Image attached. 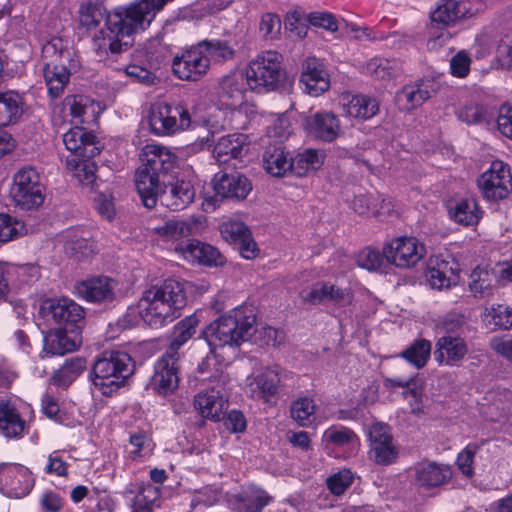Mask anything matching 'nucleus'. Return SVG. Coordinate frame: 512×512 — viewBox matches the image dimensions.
I'll return each instance as SVG.
<instances>
[{
  "label": "nucleus",
  "mask_w": 512,
  "mask_h": 512,
  "mask_svg": "<svg viewBox=\"0 0 512 512\" xmlns=\"http://www.w3.org/2000/svg\"><path fill=\"white\" fill-rule=\"evenodd\" d=\"M205 338L212 349L239 347L252 341L260 346H277L284 336L271 326H259L252 306L242 305L230 310L210 323L204 330Z\"/></svg>",
  "instance_id": "obj_1"
},
{
  "label": "nucleus",
  "mask_w": 512,
  "mask_h": 512,
  "mask_svg": "<svg viewBox=\"0 0 512 512\" xmlns=\"http://www.w3.org/2000/svg\"><path fill=\"white\" fill-rule=\"evenodd\" d=\"M186 302L183 284L178 280L168 279L161 285L145 290L137 306L128 309L127 316L138 313L147 325L157 328L173 321Z\"/></svg>",
  "instance_id": "obj_2"
},
{
  "label": "nucleus",
  "mask_w": 512,
  "mask_h": 512,
  "mask_svg": "<svg viewBox=\"0 0 512 512\" xmlns=\"http://www.w3.org/2000/svg\"><path fill=\"white\" fill-rule=\"evenodd\" d=\"M134 363L122 351H106L93 365V384L105 396H111L133 374Z\"/></svg>",
  "instance_id": "obj_3"
},
{
  "label": "nucleus",
  "mask_w": 512,
  "mask_h": 512,
  "mask_svg": "<svg viewBox=\"0 0 512 512\" xmlns=\"http://www.w3.org/2000/svg\"><path fill=\"white\" fill-rule=\"evenodd\" d=\"M127 8H116L111 12H107L103 3L101 2H87L80 6L79 9V22L82 26L86 27L88 30L97 28L100 23L105 20V28L99 31V35L95 38V46L96 53L99 57H103L110 52L112 55H118L125 51H127L133 44L132 35L134 33H129L127 39L129 40V44L125 47H121V50L115 51L108 45L109 42H115L117 44L118 40L126 39V37H122L120 33L114 31V29L109 28L108 26V18L110 15L116 12H124L127 11Z\"/></svg>",
  "instance_id": "obj_4"
},
{
  "label": "nucleus",
  "mask_w": 512,
  "mask_h": 512,
  "mask_svg": "<svg viewBox=\"0 0 512 512\" xmlns=\"http://www.w3.org/2000/svg\"><path fill=\"white\" fill-rule=\"evenodd\" d=\"M244 73L251 90L258 93L274 91L285 77L283 57L277 51H264L249 62Z\"/></svg>",
  "instance_id": "obj_5"
},
{
  "label": "nucleus",
  "mask_w": 512,
  "mask_h": 512,
  "mask_svg": "<svg viewBox=\"0 0 512 512\" xmlns=\"http://www.w3.org/2000/svg\"><path fill=\"white\" fill-rule=\"evenodd\" d=\"M480 3L477 0H439L436 8L431 13L430 39L428 47L436 49L450 39L447 31L438 34L435 28L444 29L454 25L458 21L473 16L479 11Z\"/></svg>",
  "instance_id": "obj_6"
},
{
  "label": "nucleus",
  "mask_w": 512,
  "mask_h": 512,
  "mask_svg": "<svg viewBox=\"0 0 512 512\" xmlns=\"http://www.w3.org/2000/svg\"><path fill=\"white\" fill-rule=\"evenodd\" d=\"M148 122L157 136H170L187 130L192 125L188 109L181 103L159 102L151 106Z\"/></svg>",
  "instance_id": "obj_7"
},
{
  "label": "nucleus",
  "mask_w": 512,
  "mask_h": 512,
  "mask_svg": "<svg viewBox=\"0 0 512 512\" xmlns=\"http://www.w3.org/2000/svg\"><path fill=\"white\" fill-rule=\"evenodd\" d=\"M43 190L38 171L34 167L25 166L14 175L10 193L16 206L30 210L44 202Z\"/></svg>",
  "instance_id": "obj_8"
},
{
  "label": "nucleus",
  "mask_w": 512,
  "mask_h": 512,
  "mask_svg": "<svg viewBox=\"0 0 512 512\" xmlns=\"http://www.w3.org/2000/svg\"><path fill=\"white\" fill-rule=\"evenodd\" d=\"M483 197L489 201H499L508 197L512 191V172L508 164L501 160L491 163L477 180Z\"/></svg>",
  "instance_id": "obj_9"
},
{
  "label": "nucleus",
  "mask_w": 512,
  "mask_h": 512,
  "mask_svg": "<svg viewBox=\"0 0 512 512\" xmlns=\"http://www.w3.org/2000/svg\"><path fill=\"white\" fill-rule=\"evenodd\" d=\"M210 69L209 57L204 53L200 42L176 55L172 62L174 75L184 81H199Z\"/></svg>",
  "instance_id": "obj_10"
},
{
  "label": "nucleus",
  "mask_w": 512,
  "mask_h": 512,
  "mask_svg": "<svg viewBox=\"0 0 512 512\" xmlns=\"http://www.w3.org/2000/svg\"><path fill=\"white\" fill-rule=\"evenodd\" d=\"M386 261L399 268L415 266L425 255V246L415 237H398L384 248Z\"/></svg>",
  "instance_id": "obj_11"
},
{
  "label": "nucleus",
  "mask_w": 512,
  "mask_h": 512,
  "mask_svg": "<svg viewBox=\"0 0 512 512\" xmlns=\"http://www.w3.org/2000/svg\"><path fill=\"white\" fill-rule=\"evenodd\" d=\"M34 486L31 471L16 463L0 464V491L11 498L28 495Z\"/></svg>",
  "instance_id": "obj_12"
},
{
  "label": "nucleus",
  "mask_w": 512,
  "mask_h": 512,
  "mask_svg": "<svg viewBox=\"0 0 512 512\" xmlns=\"http://www.w3.org/2000/svg\"><path fill=\"white\" fill-rule=\"evenodd\" d=\"M210 389L198 393L194 398V407L203 417L211 420H219L225 408L226 399L222 391L230 383L227 375L221 374Z\"/></svg>",
  "instance_id": "obj_13"
},
{
  "label": "nucleus",
  "mask_w": 512,
  "mask_h": 512,
  "mask_svg": "<svg viewBox=\"0 0 512 512\" xmlns=\"http://www.w3.org/2000/svg\"><path fill=\"white\" fill-rule=\"evenodd\" d=\"M179 360V357L165 352L155 363L150 386L158 395L172 394L178 388Z\"/></svg>",
  "instance_id": "obj_14"
},
{
  "label": "nucleus",
  "mask_w": 512,
  "mask_h": 512,
  "mask_svg": "<svg viewBox=\"0 0 512 512\" xmlns=\"http://www.w3.org/2000/svg\"><path fill=\"white\" fill-rule=\"evenodd\" d=\"M247 88L249 86L245 73L236 70L219 78L216 94L223 105L236 108L244 101Z\"/></svg>",
  "instance_id": "obj_15"
},
{
  "label": "nucleus",
  "mask_w": 512,
  "mask_h": 512,
  "mask_svg": "<svg viewBox=\"0 0 512 512\" xmlns=\"http://www.w3.org/2000/svg\"><path fill=\"white\" fill-rule=\"evenodd\" d=\"M202 228V217L191 216L185 219H168L152 229L164 242L176 243L183 238L196 235Z\"/></svg>",
  "instance_id": "obj_16"
},
{
  "label": "nucleus",
  "mask_w": 512,
  "mask_h": 512,
  "mask_svg": "<svg viewBox=\"0 0 512 512\" xmlns=\"http://www.w3.org/2000/svg\"><path fill=\"white\" fill-rule=\"evenodd\" d=\"M300 84L303 91L311 96H319L330 87L329 74L323 62L316 57H307L302 63Z\"/></svg>",
  "instance_id": "obj_17"
},
{
  "label": "nucleus",
  "mask_w": 512,
  "mask_h": 512,
  "mask_svg": "<svg viewBox=\"0 0 512 512\" xmlns=\"http://www.w3.org/2000/svg\"><path fill=\"white\" fill-rule=\"evenodd\" d=\"M305 128L314 139L333 142L342 132L340 119L331 111H319L306 118Z\"/></svg>",
  "instance_id": "obj_18"
},
{
  "label": "nucleus",
  "mask_w": 512,
  "mask_h": 512,
  "mask_svg": "<svg viewBox=\"0 0 512 512\" xmlns=\"http://www.w3.org/2000/svg\"><path fill=\"white\" fill-rule=\"evenodd\" d=\"M300 297L304 302L312 305L330 301L344 307L350 305L353 301V293L350 289L340 288L328 282L314 284L311 288L301 291Z\"/></svg>",
  "instance_id": "obj_19"
},
{
  "label": "nucleus",
  "mask_w": 512,
  "mask_h": 512,
  "mask_svg": "<svg viewBox=\"0 0 512 512\" xmlns=\"http://www.w3.org/2000/svg\"><path fill=\"white\" fill-rule=\"evenodd\" d=\"M42 311L48 321L52 320L65 328H73L84 317L82 307L68 298L47 301L42 306Z\"/></svg>",
  "instance_id": "obj_20"
},
{
  "label": "nucleus",
  "mask_w": 512,
  "mask_h": 512,
  "mask_svg": "<svg viewBox=\"0 0 512 512\" xmlns=\"http://www.w3.org/2000/svg\"><path fill=\"white\" fill-rule=\"evenodd\" d=\"M117 282L107 276L92 277L75 286L80 297L93 303L111 302L115 299Z\"/></svg>",
  "instance_id": "obj_21"
},
{
  "label": "nucleus",
  "mask_w": 512,
  "mask_h": 512,
  "mask_svg": "<svg viewBox=\"0 0 512 512\" xmlns=\"http://www.w3.org/2000/svg\"><path fill=\"white\" fill-rule=\"evenodd\" d=\"M468 345L460 336L446 334L435 344L434 357L440 365L458 366L468 354Z\"/></svg>",
  "instance_id": "obj_22"
},
{
  "label": "nucleus",
  "mask_w": 512,
  "mask_h": 512,
  "mask_svg": "<svg viewBox=\"0 0 512 512\" xmlns=\"http://www.w3.org/2000/svg\"><path fill=\"white\" fill-rule=\"evenodd\" d=\"M279 383L278 371L271 368L265 369L247 378L246 393L253 399L269 403L275 399Z\"/></svg>",
  "instance_id": "obj_23"
},
{
  "label": "nucleus",
  "mask_w": 512,
  "mask_h": 512,
  "mask_svg": "<svg viewBox=\"0 0 512 512\" xmlns=\"http://www.w3.org/2000/svg\"><path fill=\"white\" fill-rule=\"evenodd\" d=\"M213 187L217 196L243 200L251 192L252 183L246 176L238 172L223 173L214 176Z\"/></svg>",
  "instance_id": "obj_24"
},
{
  "label": "nucleus",
  "mask_w": 512,
  "mask_h": 512,
  "mask_svg": "<svg viewBox=\"0 0 512 512\" xmlns=\"http://www.w3.org/2000/svg\"><path fill=\"white\" fill-rule=\"evenodd\" d=\"M175 251L192 263L206 266H221L225 262L223 255L213 246L191 240L185 245L175 246Z\"/></svg>",
  "instance_id": "obj_25"
},
{
  "label": "nucleus",
  "mask_w": 512,
  "mask_h": 512,
  "mask_svg": "<svg viewBox=\"0 0 512 512\" xmlns=\"http://www.w3.org/2000/svg\"><path fill=\"white\" fill-rule=\"evenodd\" d=\"M160 175L143 162L135 173V186L143 205L152 209L155 207L160 194Z\"/></svg>",
  "instance_id": "obj_26"
},
{
  "label": "nucleus",
  "mask_w": 512,
  "mask_h": 512,
  "mask_svg": "<svg viewBox=\"0 0 512 512\" xmlns=\"http://www.w3.org/2000/svg\"><path fill=\"white\" fill-rule=\"evenodd\" d=\"M63 143L67 150L82 158H93L100 153L96 146V136L82 127H74L63 134Z\"/></svg>",
  "instance_id": "obj_27"
},
{
  "label": "nucleus",
  "mask_w": 512,
  "mask_h": 512,
  "mask_svg": "<svg viewBox=\"0 0 512 512\" xmlns=\"http://www.w3.org/2000/svg\"><path fill=\"white\" fill-rule=\"evenodd\" d=\"M272 498L262 489L250 486L230 495L229 502L236 512H261Z\"/></svg>",
  "instance_id": "obj_28"
},
{
  "label": "nucleus",
  "mask_w": 512,
  "mask_h": 512,
  "mask_svg": "<svg viewBox=\"0 0 512 512\" xmlns=\"http://www.w3.org/2000/svg\"><path fill=\"white\" fill-rule=\"evenodd\" d=\"M415 481L424 488H434L448 482L452 476L450 468L436 462H420L414 467Z\"/></svg>",
  "instance_id": "obj_29"
},
{
  "label": "nucleus",
  "mask_w": 512,
  "mask_h": 512,
  "mask_svg": "<svg viewBox=\"0 0 512 512\" xmlns=\"http://www.w3.org/2000/svg\"><path fill=\"white\" fill-rule=\"evenodd\" d=\"M195 191L188 181L180 180L171 184L168 189L159 194L161 203L171 210H182L193 202Z\"/></svg>",
  "instance_id": "obj_30"
},
{
  "label": "nucleus",
  "mask_w": 512,
  "mask_h": 512,
  "mask_svg": "<svg viewBox=\"0 0 512 512\" xmlns=\"http://www.w3.org/2000/svg\"><path fill=\"white\" fill-rule=\"evenodd\" d=\"M26 427L16 406L9 400H0V433L6 438H21Z\"/></svg>",
  "instance_id": "obj_31"
},
{
  "label": "nucleus",
  "mask_w": 512,
  "mask_h": 512,
  "mask_svg": "<svg viewBox=\"0 0 512 512\" xmlns=\"http://www.w3.org/2000/svg\"><path fill=\"white\" fill-rule=\"evenodd\" d=\"M80 344V340L73 328H57L49 331L44 337V349L52 355H63L74 351Z\"/></svg>",
  "instance_id": "obj_32"
},
{
  "label": "nucleus",
  "mask_w": 512,
  "mask_h": 512,
  "mask_svg": "<svg viewBox=\"0 0 512 512\" xmlns=\"http://www.w3.org/2000/svg\"><path fill=\"white\" fill-rule=\"evenodd\" d=\"M434 93L433 83L429 80L405 86L396 95V101L402 110L410 111L428 100Z\"/></svg>",
  "instance_id": "obj_33"
},
{
  "label": "nucleus",
  "mask_w": 512,
  "mask_h": 512,
  "mask_svg": "<svg viewBox=\"0 0 512 512\" xmlns=\"http://www.w3.org/2000/svg\"><path fill=\"white\" fill-rule=\"evenodd\" d=\"M342 107L345 115L362 120L372 118L379 111L378 101L366 95L344 96Z\"/></svg>",
  "instance_id": "obj_34"
},
{
  "label": "nucleus",
  "mask_w": 512,
  "mask_h": 512,
  "mask_svg": "<svg viewBox=\"0 0 512 512\" xmlns=\"http://www.w3.org/2000/svg\"><path fill=\"white\" fill-rule=\"evenodd\" d=\"M247 137L243 134H230L221 137L214 147L213 155L218 163H227L231 159L241 158Z\"/></svg>",
  "instance_id": "obj_35"
},
{
  "label": "nucleus",
  "mask_w": 512,
  "mask_h": 512,
  "mask_svg": "<svg viewBox=\"0 0 512 512\" xmlns=\"http://www.w3.org/2000/svg\"><path fill=\"white\" fill-rule=\"evenodd\" d=\"M43 75L52 98L60 97L70 80V71L63 63L50 61L43 67Z\"/></svg>",
  "instance_id": "obj_36"
},
{
  "label": "nucleus",
  "mask_w": 512,
  "mask_h": 512,
  "mask_svg": "<svg viewBox=\"0 0 512 512\" xmlns=\"http://www.w3.org/2000/svg\"><path fill=\"white\" fill-rule=\"evenodd\" d=\"M142 155L143 162L159 175L166 174L174 166L175 156L166 147L146 145Z\"/></svg>",
  "instance_id": "obj_37"
},
{
  "label": "nucleus",
  "mask_w": 512,
  "mask_h": 512,
  "mask_svg": "<svg viewBox=\"0 0 512 512\" xmlns=\"http://www.w3.org/2000/svg\"><path fill=\"white\" fill-rule=\"evenodd\" d=\"M264 169L274 177L291 174V157L283 147H269L263 155Z\"/></svg>",
  "instance_id": "obj_38"
},
{
  "label": "nucleus",
  "mask_w": 512,
  "mask_h": 512,
  "mask_svg": "<svg viewBox=\"0 0 512 512\" xmlns=\"http://www.w3.org/2000/svg\"><path fill=\"white\" fill-rule=\"evenodd\" d=\"M454 271L449 262L445 260H430L426 270V279L435 289L449 288L454 280Z\"/></svg>",
  "instance_id": "obj_39"
},
{
  "label": "nucleus",
  "mask_w": 512,
  "mask_h": 512,
  "mask_svg": "<svg viewBox=\"0 0 512 512\" xmlns=\"http://www.w3.org/2000/svg\"><path fill=\"white\" fill-rule=\"evenodd\" d=\"M451 218L463 226L476 225L480 220V211L475 199H460L449 208Z\"/></svg>",
  "instance_id": "obj_40"
},
{
  "label": "nucleus",
  "mask_w": 512,
  "mask_h": 512,
  "mask_svg": "<svg viewBox=\"0 0 512 512\" xmlns=\"http://www.w3.org/2000/svg\"><path fill=\"white\" fill-rule=\"evenodd\" d=\"M323 160V153L314 149H306L295 157H291V174L298 177L305 176L311 171L318 170L322 166Z\"/></svg>",
  "instance_id": "obj_41"
},
{
  "label": "nucleus",
  "mask_w": 512,
  "mask_h": 512,
  "mask_svg": "<svg viewBox=\"0 0 512 512\" xmlns=\"http://www.w3.org/2000/svg\"><path fill=\"white\" fill-rule=\"evenodd\" d=\"M199 320L195 315L181 320L174 328L173 339L165 352L180 358L179 349L195 334Z\"/></svg>",
  "instance_id": "obj_42"
},
{
  "label": "nucleus",
  "mask_w": 512,
  "mask_h": 512,
  "mask_svg": "<svg viewBox=\"0 0 512 512\" xmlns=\"http://www.w3.org/2000/svg\"><path fill=\"white\" fill-rule=\"evenodd\" d=\"M22 100L18 93L0 94V127L7 126L22 114Z\"/></svg>",
  "instance_id": "obj_43"
},
{
  "label": "nucleus",
  "mask_w": 512,
  "mask_h": 512,
  "mask_svg": "<svg viewBox=\"0 0 512 512\" xmlns=\"http://www.w3.org/2000/svg\"><path fill=\"white\" fill-rule=\"evenodd\" d=\"M431 355V342L426 339H418L403 350L399 356L417 369L423 368Z\"/></svg>",
  "instance_id": "obj_44"
},
{
  "label": "nucleus",
  "mask_w": 512,
  "mask_h": 512,
  "mask_svg": "<svg viewBox=\"0 0 512 512\" xmlns=\"http://www.w3.org/2000/svg\"><path fill=\"white\" fill-rule=\"evenodd\" d=\"M91 158L68 159L67 166L73 172V177L83 186H93L96 181V165Z\"/></svg>",
  "instance_id": "obj_45"
},
{
  "label": "nucleus",
  "mask_w": 512,
  "mask_h": 512,
  "mask_svg": "<svg viewBox=\"0 0 512 512\" xmlns=\"http://www.w3.org/2000/svg\"><path fill=\"white\" fill-rule=\"evenodd\" d=\"M86 369V360L82 357H72L54 373V382L68 385Z\"/></svg>",
  "instance_id": "obj_46"
},
{
  "label": "nucleus",
  "mask_w": 512,
  "mask_h": 512,
  "mask_svg": "<svg viewBox=\"0 0 512 512\" xmlns=\"http://www.w3.org/2000/svg\"><path fill=\"white\" fill-rule=\"evenodd\" d=\"M200 44L210 61L223 63L234 58L235 50L225 40H203Z\"/></svg>",
  "instance_id": "obj_47"
},
{
  "label": "nucleus",
  "mask_w": 512,
  "mask_h": 512,
  "mask_svg": "<svg viewBox=\"0 0 512 512\" xmlns=\"http://www.w3.org/2000/svg\"><path fill=\"white\" fill-rule=\"evenodd\" d=\"M228 114L240 115L239 110L226 107L225 109L216 108L211 111L204 119V125L211 134L219 133L230 127V121L228 120Z\"/></svg>",
  "instance_id": "obj_48"
},
{
  "label": "nucleus",
  "mask_w": 512,
  "mask_h": 512,
  "mask_svg": "<svg viewBox=\"0 0 512 512\" xmlns=\"http://www.w3.org/2000/svg\"><path fill=\"white\" fill-rule=\"evenodd\" d=\"M291 417L300 426H309L313 421L315 413V405L312 399L308 397H301L295 400L290 409Z\"/></svg>",
  "instance_id": "obj_49"
},
{
  "label": "nucleus",
  "mask_w": 512,
  "mask_h": 512,
  "mask_svg": "<svg viewBox=\"0 0 512 512\" xmlns=\"http://www.w3.org/2000/svg\"><path fill=\"white\" fill-rule=\"evenodd\" d=\"M26 232L23 222L8 214H0V242L12 241Z\"/></svg>",
  "instance_id": "obj_50"
},
{
  "label": "nucleus",
  "mask_w": 512,
  "mask_h": 512,
  "mask_svg": "<svg viewBox=\"0 0 512 512\" xmlns=\"http://www.w3.org/2000/svg\"><path fill=\"white\" fill-rule=\"evenodd\" d=\"M488 324H493L499 328H512V308L508 305H493L485 314L484 319Z\"/></svg>",
  "instance_id": "obj_51"
},
{
  "label": "nucleus",
  "mask_w": 512,
  "mask_h": 512,
  "mask_svg": "<svg viewBox=\"0 0 512 512\" xmlns=\"http://www.w3.org/2000/svg\"><path fill=\"white\" fill-rule=\"evenodd\" d=\"M493 276L485 269L476 268L470 275L469 288L475 296L491 293Z\"/></svg>",
  "instance_id": "obj_52"
},
{
  "label": "nucleus",
  "mask_w": 512,
  "mask_h": 512,
  "mask_svg": "<svg viewBox=\"0 0 512 512\" xmlns=\"http://www.w3.org/2000/svg\"><path fill=\"white\" fill-rule=\"evenodd\" d=\"M64 249L67 255L80 261L93 254L94 245L85 238H76L67 240Z\"/></svg>",
  "instance_id": "obj_53"
},
{
  "label": "nucleus",
  "mask_w": 512,
  "mask_h": 512,
  "mask_svg": "<svg viewBox=\"0 0 512 512\" xmlns=\"http://www.w3.org/2000/svg\"><path fill=\"white\" fill-rule=\"evenodd\" d=\"M129 443L132 447L129 453L133 460H137L152 451L151 438L147 433L143 431H138L131 434Z\"/></svg>",
  "instance_id": "obj_54"
},
{
  "label": "nucleus",
  "mask_w": 512,
  "mask_h": 512,
  "mask_svg": "<svg viewBox=\"0 0 512 512\" xmlns=\"http://www.w3.org/2000/svg\"><path fill=\"white\" fill-rule=\"evenodd\" d=\"M323 438L336 446L351 444L358 440L353 430L337 426H331L325 430Z\"/></svg>",
  "instance_id": "obj_55"
},
{
  "label": "nucleus",
  "mask_w": 512,
  "mask_h": 512,
  "mask_svg": "<svg viewBox=\"0 0 512 512\" xmlns=\"http://www.w3.org/2000/svg\"><path fill=\"white\" fill-rule=\"evenodd\" d=\"M371 457L377 464L388 465L397 457V451L393 440L388 442H378L371 445Z\"/></svg>",
  "instance_id": "obj_56"
},
{
  "label": "nucleus",
  "mask_w": 512,
  "mask_h": 512,
  "mask_svg": "<svg viewBox=\"0 0 512 512\" xmlns=\"http://www.w3.org/2000/svg\"><path fill=\"white\" fill-rule=\"evenodd\" d=\"M386 261L385 254L372 248L363 249L357 256V264L361 268L369 271H376L381 268Z\"/></svg>",
  "instance_id": "obj_57"
},
{
  "label": "nucleus",
  "mask_w": 512,
  "mask_h": 512,
  "mask_svg": "<svg viewBox=\"0 0 512 512\" xmlns=\"http://www.w3.org/2000/svg\"><path fill=\"white\" fill-rule=\"evenodd\" d=\"M220 232L226 241L238 243L250 233V230L243 222L229 220L221 224Z\"/></svg>",
  "instance_id": "obj_58"
},
{
  "label": "nucleus",
  "mask_w": 512,
  "mask_h": 512,
  "mask_svg": "<svg viewBox=\"0 0 512 512\" xmlns=\"http://www.w3.org/2000/svg\"><path fill=\"white\" fill-rule=\"evenodd\" d=\"M353 482V474L348 469L340 470L327 479V486L332 494L342 495Z\"/></svg>",
  "instance_id": "obj_59"
},
{
  "label": "nucleus",
  "mask_w": 512,
  "mask_h": 512,
  "mask_svg": "<svg viewBox=\"0 0 512 512\" xmlns=\"http://www.w3.org/2000/svg\"><path fill=\"white\" fill-rule=\"evenodd\" d=\"M457 117L467 124H478L485 120V109L479 104H468L457 112Z\"/></svg>",
  "instance_id": "obj_60"
},
{
  "label": "nucleus",
  "mask_w": 512,
  "mask_h": 512,
  "mask_svg": "<svg viewBox=\"0 0 512 512\" xmlns=\"http://www.w3.org/2000/svg\"><path fill=\"white\" fill-rule=\"evenodd\" d=\"M471 58L465 51H459L450 60V72L458 78H465L470 72Z\"/></svg>",
  "instance_id": "obj_61"
},
{
  "label": "nucleus",
  "mask_w": 512,
  "mask_h": 512,
  "mask_svg": "<svg viewBox=\"0 0 512 512\" xmlns=\"http://www.w3.org/2000/svg\"><path fill=\"white\" fill-rule=\"evenodd\" d=\"M308 22L315 27H321L331 32H335L339 28V22L335 16L328 12L310 13L308 15Z\"/></svg>",
  "instance_id": "obj_62"
},
{
  "label": "nucleus",
  "mask_w": 512,
  "mask_h": 512,
  "mask_svg": "<svg viewBox=\"0 0 512 512\" xmlns=\"http://www.w3.org/2000/svg\"><path fill=\"white\" fill-rule=\"evenodd\" d=\"M368 73L378 79H385L392 75L390 61L384 58H373L367 63Z\"/></svg>",
  "instance_id": "obj_63"
},
{
  "label": "nucleus",
  "mask_w": 512,
  "mask_h": 512,
  "mask_svg": "<svg viewBox=\"0 0 512 512\" xmlns=\"http://www.w3.org/2000/svg\"><path fill=\"white\" fill-rule=\"evenodd\" d=\"M497 127L502 135L512 140V106L500 107L497 116Z\"/></svg>",
  "instance_id": "obj_64"
}]
</instances>
